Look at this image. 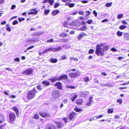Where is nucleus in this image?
<instances>
[{"label": "nucleus", "instance_id": "34", "mask_svg": "<svg viewBox=\"0 0 129 129\" xmlns=\"http://www.w3.org/2000/svg\"><path fill=\"white\" fill-rule=\"evenodd\" d=\"M113 112V108L111 109L108 108V109L107 113L108 114L112 113Z\"/></svg>", "mask_w": 129, "mask_h": 129}, {"label": "nucleus", "instance_id": "6", "mask_svg": "<svg viewBox=\"0 0 129 129\" xmlns=\"http://www.w3.org/2000/svg\"><path fill=\"white\" fill-rule=\"evenodd\" d=\"M59 91L56 90L53 91L52 92V95L54 98H57L59 97L60 94Z\"/></svg>", "mask_w": 129, "mask_h": 129}, {"label": "nucleus", "instance_id": "52", "mask_svg": "<svg viewBox=\"0 0 129 129\" xmlns=\"http://www.w3.org/2000/svg\"><path fill=\"white\" fill-rule=\"evenodd\" d=\"M67 59V57L65 55H63L61 57V59L62 60H64Z\"/></svg>", "mask_w": 129, "mask_h": 129}, {"label": "nucleus", "instance_id": "35", "mask_svg": "<svg viewBox=\"0 0 129 129\" xmlns=\"http://www.w3.org/2000/svg\"><path fill=\"white\" fill-rule=\"evenodd\" d=\"M84 81L85 82H86L89 81V77H85L83 78Z\"/></svg>", "mask_w": 129, "mask_h": 129}, {"label": "nucleus", "instance_id": "64", "mask_svg": "<svg viewBox=\"0 0 129 129\" xmlns=\"http://www.w3.org/2000/svg\"><path fill=\"white\" fill-rule=\"evenodd\" d=\"M119 129H129V128L126 127H124V126L120 127Z\"/></svg>", "mask_w": 129, "mask_h": 129}, {"label": "nucleus", "instance_id": "23", "mask_svg": "<svg viewBox=\"0 0 129 129\" xmlns=\"http://www.w3.org/2000/svg\"><path fill=\"white\" fill-rule=\"evenodd\" d=\"M87 29V27L86 26L84 25L81 27L79 30L81 31H84L86 30Z\"/></svg>", "mask_w": 129, "mask_h": 129}, {"label": "nucleus", "instance_id": "15", "mask_svg": "<svg viewBox=\"0 0 129 129\" xmlns=\"http://www.w3.org/2000/svg\"><path fill=\"white\" fill-rule=\"evenodd\" d=\"M6 119L5 117L2 114H0V123H3L5 121Z\"/></svg>", "mask_w": 129, "mask_h": 129}, {"label": "nucleus", "instance_id": "47", "mask_svg": "<svg viewBox=\"0 0 129 129\" xmlns=\"http://www.w3.org/2000/svg\"><path fill=\"white\" fill-rule=\"evenodd\" d=\"M25 19V18H23L19 17L18 19V20L20 22L24 20Z\"/></svg>", "mask_w": 129, "mask_h": 129}, {"label": "nucleus", "instance_id": "14", "mask_svg": "<svg viewBox=\"0 0 129 129\" xmlns=\"http://www.w3.org/2000/svg\"><path fill=\"white\" fill-rule=\"evenodd\" d=\"M46 129H56L55 127L53 124L47 125L46 126Z\"/></svg>", "mask_w": 129, "mask_h": 129}, {"label": "nucleus", "instance_id": "32", "mask_svg": "<svg viewBox=\"0 0 129 129\" xmlns=\"http://www.w3.org/2000/svg\"><path fill=\"white\" fill-rule=\"evenodd\" d=\"M57 127L59 128H61L63 126V124L61 123L60 122H58L57 123Z\"/></svg>", "mask_w": 129, "mask_h": 129}, {"label": "nucleus", "instance_id": "17", "mask_svg": "<svg viewBox=\"0 0 129 129\" xmlns=\"http://www.w3.org/2000/svg\"><path fill=\"white\" fill-rule=\"evenodd\" d=\"M42 83L45 86H47L50 85V83L46 80H44L42 82Z\"/></svg>", "mask_w": 129, "mask_h": 129}, {"label": "nucleus", "instance_id": "58", "mask_svg": "<svg viewBox=\"0 0 129 129\" xmlns=\"http://www.w3.org/2000/svg\"><path fill=\"white\" fill-rule=\"evenodd\" d=\"M6 29L9 32H10L11 31V29L9 27H6Z\"/></svg>", "mask_w": 129, "mask_h": 129}, {"label": "nucleus", "instance_id": "42", "mask_svg": "<svg viewBox=\"0 0 129 129\" xmlns=\"http://www.w3.org/2000/svg\"><path fill=\"white\" fill-rule=\"evenodd\" d=\"M59 4L58 3H55L54 4V8H56L58 7H59Z\"/></svg>", "mask_w": 129, "mask_h": 129}, {"label": "nucleus", "instance_id": "60", "mask_svg": "<svg viewBox=\"0 0 129 129\" xmlns=\"http://www.w3.org/2000/svg\"><path fill=\"white\" fill-rule=\"evenodd\" d=\"M70 60H72V59L73 60H76L77 61H78V59L77 58H75L74 57H71L70 58Z\"/></svg>", "mask_w": 129, "mask_h": 129}, {"label": "nucleus", "instance_id": "57", "mask_svg": "<svg viewBox=\"0 0 129 129\" xmlns=\"http://www.w3.org/2000/svg\"><path fill=\"white\" fill-rule=\"evenodd\" d=\"M93 13L95 17H96L97 16L98 13L95 10H94L93 11Z\"/></svg>", "mask_w": 129, "mask_h": 129}, {"label": "nucleus", "instance_id": "22", "mask_svg": "<svg viewBox=\"0 0 129 129\" xmlns=\"http://www.w3.org/2000/svg\"><path fill=\"white\" fill-rule=\"evenodd\" d=\"M124 39L125 40H129V34L128 33H125L124 36Z\"/></svg>", "mask_w": 129, "mask_h": 129}, {"label": "nucleus", "instance_id": "24", "mask_svg": "<svg viewBox=\"0 0 129 129\" xmlns=\"http://www.w3.org/2000/svg\"><path fill=\"white\" fill-rule=\"evenodd\" d=\"M7 128V124L4 123V124L0 126V129H6Z\"/></svg>", "mask_w": 129, "mask_h": 129}, {"label": "nucleus", "instance_id": "39", "mask_svg": "<svg viewBox=\"0 0 129 129\" xmlns=\"http://www.w3.org/2000/svg\"><path fill=\"white\" fill-rule=\"evenodd\" d=\"M126 27V26L125 25H122L120 26L119 28L121 30H123Z\"/></svg>", "mask_w": 129, "mask_h": 129}, {"label": "nucleus", "instance_id": "12", "mask_svg": "<svg viewBox=\"0 0 129 129\" xmlns=\"http://www.w3.org/2000/svg\"><path fill=\"white\" fill-rule=\"evenodd\" d=\"M83 103V99L81 98H78L77 99L75 103L78 105H80L82 104Z\"/></svg>", "mask_w": 129, "mask_h": 129}, {"label": "nucleus", "instance_id": "41", "mask_svg": "<svg viewBox=\"0 0 129 129\" xmlns=\"http://www.w3.org/2000/svg\"><path fill=\"white\" fill-rule=\"evenodd\" d=\"M117 102L119 103L120 104H121L122 103V100L120 98L118 99L117 100Z\"/></svg>", "mask_w": 129, "mask_h": 129}, {"label": "nucleus", "instance_id": "26", "mask_svg": "<svg viewBox=\"0 0 129 129\" xmlns=\"http://www.w3.org/2000/svg\"><path fill=\"white\" fill-rule=\"evenodd\" d=\"M40 116L37 114H34V116L32 117V118L35 119H39Z\"/></svg>", "mask_w": 129, "mask_h": 129}, {"label": "nucleus", "instance_id": "45", "mask_svg": "<svg viewBox=\"0 0 129 129\" xmlns=\"http://www.w3.org/2000/svg\"><path fill=\"white\" fill-rule=\"evenodd\" d=\"M18 21L17 20H15L14 21L12 22V24L13 25H15L18 23Z\"/></svg>", "mask_w": 129, "mask_h": 129}, {"label": "nucleus", "instance_id": "20", "mask_svg": "<svg viewBox=\"0 0 129 129\" xmlns=\"http://www.w3.org/2000/svg\"><path fill=\"white\" fill-rule=\"evenodd\" d=\"M11 109L15 111L17 115L19 113V110L15 106L11 108Z\"/></svg>", "mask_w": 129, "mask_h": 129}, {"label": "nucleus", "instance_id": "55", "mask_svg": "<svg viewBox=\"0 0 129 129\" xmlns=\"http://www.w3.org/2000/svg\"><path fill=\"white\" fill-rule=\"evenodd\" d=\"M14 60L16 61L19 62L20 61V59L19 58L17 57L14 59Z\"/></svg>", "mask_w": 129, "mask_h": 129}, {"label": "nucleus", "instance_id": "21", "mask_svg": "<svg viewBox=\"0 0 129 129\" xmlns=\"http://www.w3.org/2000/svg\"><path fill=\"white\" fill-rule=\"evenodd\" d=\"M86 34L84 32H82L80 33V34L78 36V39L79 40L83 37V36H86Z\"/></svg>", "mask_w": 129, "mask_h": 129}, {"label": "nucleus", "instance_id": "1", "mask_svg": "<svg viewBox=\"0 0 129 129\" xmlns=\"http://www.w3.org/2000/svg\"><path fill=\"white\" fill-rule=\"evenodd\" d=\"M38 92L36 90L35 87H34L32 90H28L27 93V99L30 100L34 98L36 93Z\"/></svg>", "mask_w": 129, "mask_h": 129}, {"label": "nucleus", "instance_id": "37", "mask_svg": "<svg viewBox=\"0 0 129 129\" xmlns=\"http://www.w3.org/2000/svg\"><path fill=\"white\" fill-rule=\"evenodd\" d=\"M103 47V48H102V49L104 50V52L105 50L106 51L109 48L108 46H105L104 45V46Z\"/></svg>", "mask_w": 129, "mask_h": 129}, {"label": "nucleus", "instance_id": "11", "mask_svg": "<svg viewBox=\"0 0 129 129\" xmlns=\"http://www.w3.org/2000/svg\"><path fill=\"white\" fill-rule=\"evenodd\" d=\"M68 77L67 75H61L58 77L59 81H60L62 80H67L68 79Z\"/></svg>", "mask_w": 129, "mask_h": 129}, {"label": "nucleus", "instance_id": "25", "mask_svg": "<svg viewBox=\"0 0 129 129\" xmlns=\"http://www.w3.org/2000/svg\"><path fill=\"white\" fill-rule=\"evenodd\" d=\"M49 61L53 63H56L57 61V60L56 59L51 58L49 60Z\"/></svg>", "mask_w": 129, "mask_h": 129}, {"label": "nucleus", "instance_id": "56", "mask_svg": "<svg viewBox=\"0 0 129 129\" xmlns=\"http://www.w3.org/2000/svg\"><path fill=\"white\" fill-rule=\"evenodd\" d=\"M85 12H86V14H87L86 15V16H88V15H89L91 14V12L89 11H85Z\"/></svg>", "mask_w": 129, "mask_h": 129}, {"label": "nucleus", "instance_id": "3", "mask_svg": "<svg viewBox=\"0 0 129 129\" xmlns=\"http://www.w3.org/2000/svg\"><path fill=\"white\" fill-rule=\"evenodd\" d=\"M9 122L11 124H14L16 118L15 114L13 112L10 113L9 114Z\"/></svg>", "mask_w": 129, "mask_h": 129}, {"label": "nucleus", "instance_id": "61", "mask_svg": "<svg viewBox=\"0 0 129 129\" xmlns=\"http://www.w3.org/2000/svg\"><path fill=\"white\" fill-rule=\"evenodd\" d=\"M16 5H12L11 7V9L12 10H13L15 8H16Z\"/></svg>", "mask_w": 129, "mask_h": 129}, {"label": "nucleus", "instance_id": "33", "mask_svg": "<svg viewBox=\"0 0 129 129\" xmlns=\"http://www.w3.org/2000/svg\"><path fill=\"white\" fill-rule=\"evenodd\" d=\"M74 110L76 112H79L82 111V110L81 109L79 108L76 107L75 108Z\"/></svg>", "mask_w": 129, "mask_h": 129}, {"label": "nucleus", "instance_id": "31", "mask_svg": "<svg viewBox=\"0 0 129 129\" xmlns=\"http://www.w3.org/2000/svg\"><path fill=\"white\" fill-rule=\"evenodd\" d=\"M78 96V94H75L71 98V100L72 102H74L76 99L77 98Z\"/></svg>", "mask_w": 129, "mask_h": 129}, {"label": "nucleus", "instance_id": "9", "mask_svg": "<svg viewBox=\"0 0 129 129\" xmlns=\"http://www.w3.org/2000/svg\"><path fill=\"white\" fill-rule=\"evenodd\" d=\"M54 86H57V88L59 90H62V84L60 82H57L55 83Z\"/></svg>", "mask_w": 129, "mask_h": 129}, {"label": "nucleus", "instance_id": "18", "mask_svg": "<svg viewBox=\"0 0 129 129\" xmlns=\"http://www.w3.org/2000/svg\"><path fill=\"white\" fill-rule=\"evenodd\" d=\"M58 77H53L52 78H50L48 80L50 81L52 83H53L57 81H59Z\"/></svg>", "mask_w": 129, "mask_h": 129}, {"label": "nucleus", "instance_id": "29", "mask_svg": "<svg viewBox=\"0 0 129 129\" xmlns=\"http://www.w3.org/2000/svg\"><path fill=\"white\" fill-rule=\"evenodd\" d=\"M73 24L74 26H80L81 25V23L79 22H74L73 23Z\"/></svg>", "mask_w": 129, "mask_h": 129}, {"label": "nucleus", "instance_id": "2", "mask_svg": "<svg viewBox=\"0 0 129 129\" xmlns=\"http://www.w3.org/2000/svg\"><path fill=\"white\" fill-rule=\"evenodd\" d=\"M104 46V44L102 43L98 44L96 46L95 53L98 56L101 55L103 56L104 54V51L101 47Z\"/></svg>", "mask_w": 129, "mask_h": 129}, {"label": "nucleus", "instance_id": "19", "mask_svg": "<svg viewBox=\"0 0 129 129\" xmlns=\"http://www.w3.org/2000/svg\"><path fill=\"white\" fill-rule=\"evenodd\" d=\"M59 12V11L58 10H54L52 11L51 14L55 16L58 14Z\"/></svg>", "mask_w": 129, "mask_h": 129}, {"label": "nucleus", "instance_id": "46", "mask_svg": "<svg viewBox=\"0 0 129 129\" xmlns=\"http://www.w3.org/2000/svg\"><path fill=\"white\" fill-rule=\"evenodd\" d=\"M55 51L57 52L61 49V48L60 47H55Z\"/></svg>", "mask_w": 129, "mask_h": 129}, {"label": "nucleus", "instance_id": "51", "mask_svg": "<svg viewBox=\"0 0 129 129\" xmlns=\"http://www.w3.org/2000/svg\"><path fill=\"white\" fill-rule=\"evenodd\" d=\"M94 50L93 49H90L89 50L88 53L89 54H92L94 52Z\"/></svg>", "mask_w": 129, "mask_h": 129}, {"label": "nucleus", "instance_id": "27", "mask_svg": "<svg viewBox=\"0 0 129 129\" xmlns=\"http://www.w3.org/2000/svg\"><path fill=\"white\" fill-rule=\"evenodd\" d=\"M65 5L66 6H68L70 8H72L75 5L74 3H68L65 4Z\"/></svg>", "mask_w": 129, "mask_h": 129}, {"label": "nucleus", "instance_id": "54", "mask_svg": "<svg viewBox=\"0 0 129 129\" xmlns=\"http://www.w3.org/2000/svg\"><path fill=\"white\" fill-rule=\"evenodd\" d=\"M94 80V83L96 84H98L99 83V81L98 79H95Z\"/></svg>", "mask_w": 129, "mask_h": 129}, {"label": "nucleus", "instance_id": "8", "mask_svg": "<svg viewBox=\"0 0 129 129\" xmlns=\"http://www.w3.org/2000/svg\"><path fill=\"white\" fill-rule=\"evenodd\" d=\"M76 113L74 112H71L69 116V119L70 120H72L73 119H75L76 117Z\"/></svg>", "mask_w": 129, "mask_h": 129}, {"label": "nucleus", "instance_id": "49", "mask_svg": "<svg viewBox=\"0 0 129 129\" xmlns=\"http://www.w3.org/2000/svg\"><path fill=\"white\" fill-rule=\"evenodd\" d=\"M48 1L49 2V3L50 5H52L53 3L54 2V0H48Z\"/></svg>", "mask_w": 129, "mask_h": 129}, {"label": "nucleus", "instance_id": "7", "mask_svg": "<svg viewBox=\"0 0 129 129\" xmlns=\"http://www.w3.org/2000/svg\"><path fill=\"white\" fill-rule=\"evenodd\" d=\"M39 114L41 117L44 118H49L50 116V115L49 113L46 112H40Z\"/></svg>", "mask_w": 129, "mask_h": 129}, {"label": "nucleus", "instance_id": "13", "mask_svg": "<svg viewBox=\"0 0 129 129\" xmlns=\"http://www.w3.org/2000/svg\"><path fill=\"white\" fill-rule=\"evenodd\" d=\"M30 11H33L34 12H28L27 13V14L28 15L32 14L36 15L37 14L38 12V11L36 9H31L30 10Z\"/></svg>", "mask_w": 129, "mask_h": 129}, {"label": "nucleus", "instance_id": "4", "mask_svg": "<svg viewBox=\"0 0 129 129\" xmlns=\"http://www.w3.org/2000/svg\"><path fill=\"white\" fill-rule=\"evenodd\" d=\"M69 75L70 78H75L79 76L80 75V73L79 72H71L69 73Z\"/></svg>", "mask_w": 129, "mask_h": 129}, {"label": "nucleus", "instance_id": "28", "mask_svg": "<svg viewBox=\"0 0 129 129\" xmlns=\"http://www.w3.org/2000/svg\"><path fill=\"white\" fill-rule=\"evenodd\" d=\"M68 35L67 34L62 33L59 35V36L61 37L64 38L67 37Z\"/></svg>", "mask_w": 129, "mask_h": 129}, {"label": "nucleus", "instance_id": "44", "mask_svg": "<svg viewBox=\"0 0 129 129\" xmlns=\"http://www.w3.org/2000/svg\"><path fill=\"white\" fill-rule=\"evenodd\" d=\"M123 15L122 14H119L117 15V18L118 19H120L123 17Z\"/></svg>", "mask_w": 129, "mask_h": 129}, {"label": "nucleus", "instance_id": "43", "mask_svg": "<svg viewBox=\"0 0 129 129\" xmlns=\"http://www.w3.org/2000/svg\"><path fill=\"white\" fill-rule=\"evenodd\" d=\"M93 20L92 19H89L88 20L87 22L86 23H87L88 24H92L93 23Z\"/></svg>", "mask_w": 129, "mask_h": 129}, {"label": "nucleus", "instance_id": "38", "mask_svg": "<svg viewBox=\"0 0 129 129\" xmlns=\"http://www.w3.org/2000/svg\"><path fill=\"white\" fill-rule=\"evenodd\" d=\"M50 11V10L45 9L44 10V13L45 15H47L48 14Z\"/></svg>", "mask_w": 129, "mask_h": 129}, {"label": "nucleus", "instance_id": "10", "mask_svg": "<svg viewBox=\"0 0 129 129\" xmlns=\"http://www.w3.org/2000/svg\"><path fill=\"white\" fill-rule=\"evenodd\" d=\"M89 92L86 91H83L81 93V96L82 98H86L88 96Z\"/></svg>", "mask_w": 129, "mask_h": 129}, {"label": "nucleus", "instance_id": "40", "mask_svg": "<svg viewBox=\"0 0 129 129\" xmlns=\"http://www.w3.org/2000/svg\"><path fill=\"white\" fill-rule=\"evenodd\" d=\"M122 32L119 31H118L117 33V35L119 37L121 36L122 35Z\"/></svg>", "mask_w": 129, "mask_h": 129}, {"label": "nucleus", "instance_id": "53", "mask_svg": "<svg viewBox=\"0 0 129 129\" xmlns=\"http://www.w3.org/2000/svg\"><path fill=\"white\" fill-rule=\"evenodd\" d=\"M112 3H107L106 4V6L107 7H109L111 6V5Z\"/></svg>", "mask_w": 129, "mask_h": 129}, {"label": "nucleus", "instance_id": "36", "mask_svg": "<svg viewBox=\"0 0 129 129\" xmlns=\"http://www.w3.org/2000/svg\"><path fill=\"white\" fill-rule=\"evenodd\" d=\"M66 87L67 88H70L71 89H73L75 88V87L74 86H70L68 85L66 86Z\"/></svg>", "mask_w": 129, "mask_h": 129}, {"label": "nucleus", "instance_id": "16", "mask_svg": "<svg viewBox=\"0 0 129 129\" xmlns=\"http://www.w3.org/2000/svg\"><path fill=\"white\" fill-rule=\"evenodd\" d=\"M92 97H90L89 98V102H88L85 104V105H87V106H90L91 105V104L92 103Z\"/></svg>", "mask_w": 129, "mask_h": 129}, {"label": "nucleus", "instance_id": "48", "mask_svg": "<svg viewBox=\"0 0 129 129\" xmlns=\"http://www.w3.org/2000/svg\"><path fill=\"white\" fill-rule=\"evenodd\" d=\"M61 42H67L68 41V40L67 39L64 38L62 39L61 40Z\"/></svg>", "mask_w": 129, "mask_h": 129}, {"label": "nucleus", "instance_id": "50", "mask_svg": "<svg viewBox=\"0 0 129 129\" xmlns=\"http://www.w3.org/2000/svg\"><path fill=\"white\" fill-rule=\"evenodd\" d=\"M9 90H5L4 91V93L7 95L9 96Z\"/></svg>", "mask_w": 129, "mask_h": 129}, {"label": "nucleus", "instance_id": "62", "mask_svg": "<svg viewBox=\"0 0 129 129\" xmlns=\"http://www.w3.org/2000/svg\"><path fill=\"white\" fill-rule=\"evenodd\" d=\"M48 49H46L45 50H44L43 51V52H42V53L44 54L46 53H47V52H48Z\"/></svg>", "mask_w": 129, "mask_h": 129}, {"label": "nucleus", "instance_id": "30", "mask_svg": "<svg viewBox=\"0 0 129 129\" xmlns=\"http://www.w3.org/2000/svg\"><path fill=\"white\" fill-rule=\"evenodd\" d=\"M36 87L39 90H42L43 89L42 86L41 85L39 84L37 85Z\"/></svg>", "mask_w": 129, "mask_h": 129}, {"label": "nucleus", "instance_id": "63", "mask_svg": "<svg viewBox=\"0 0 129 129\" xmlns=\"http://www.w3.org/2000/svg\"><path fill=\"white\" fill-rule=\"evenodd\" d=\"M62 120L64 121L65 123L68 122L67 119L66 117H64L63 118Z\"/></svg>", "mask_w": 129, "mask_h": 129}, {"label": "nucleus", "instance_id": "5", "mask_svg": "<svg viewBox=\"0 0 129 129\" xmlns=\"http://www.w3.org/2000/svg\"><path fill=\"white\" fill-rule=\"evenodd\" d=\"M33 72V70L32 69L28 68L23 71L22 74L24 75L28 76L32 74Z\"/></svg>", "mask_w": 129, "mask_h": 129}, {"label": "nucleus", "instance_id": "59", "mask_svg": "<svg viewBox=\"0 0 129 129\" xmlns=\"http://www.w3.org/2000/svg\"><path fill=\"white\" fill-rule=\"evenodd\" d=\"M39 120L42 123H44L45 121V120L42 118H40Z\"/></svg>", "mask_w": 129, "mask_h": 129}]
</instances>
